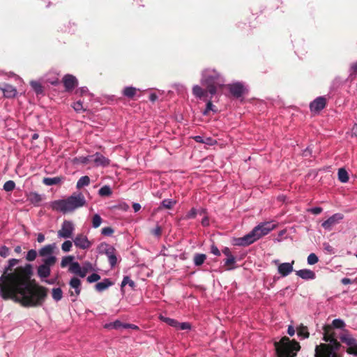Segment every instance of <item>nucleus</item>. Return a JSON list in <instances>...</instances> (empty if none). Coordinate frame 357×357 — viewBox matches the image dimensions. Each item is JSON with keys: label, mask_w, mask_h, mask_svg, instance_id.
Masks as SVG:
<instances>
[{"label": "nucleus", "mask_w": 357, "mask_h": 357, "mask_svg": "<svg viewBox=\"0 0 357 357\" xmlns=\"http://www.w3.org/2000/svg\"><path fill=\"white\" fill-rule=\"evenodd\" d=\"M18 262L16 259L8 260L0 277V297L3 300H13L25 307L42 305L47 296V289L32 284L30 281L32 267L30 264L19 266L9 272Z\"/></svg>", "instance_id": "f257e3e1"}, {"label": "nucleus", "mask_w": 357, "mask_h": 357, "mask_svg": "<svg viewBox=\"0 0 357 357\" xmlns=\"http://www.w3.org/2000/svg\"><path fill=\"white\" fill-rule=\"evenodd\" d=\"M345 322L341 319H335L331 325L323 326V340L326 343H321L315 347L314 357H341L338 351L340 347L337 340L333 328L344 329Z\"/></svg>", "instance_id": "f03ea898"}, {"label": "nucleus", "mask_w": 357, "mask_h": 357, "mask_svg": "<svg viewBox=\"0 0 357 357\" xmlns=\"http://www.w3.org/2000/svg\"><path fill=\"white\" fill-rule=\"evenodd\" d=\"M86 204L84 196L81 193L73 194L67 199H58L50 203L53 210L68 213L84 206Z\"/></svg>", "instance_id": "7ed1b4c3"}, {"label": "nucleus", "mask_w": 357, "mask_h": 357, "mask_svg": "<svg viewBox=\"0 0 357 357\" xmlns=\"http://www.w3.org/2000/svg\"><path fill=\"white\" fill-rule=\"evenodd\" d=\"M276 225L271 222H265L259 224L254 227L252 231L243 237L235 240V245L240 246H248L264 236L267 235L270 231L275 228Z\"/></svg>", "instance_id": "20e7f679"}, {"label": "nucleus", "mask_w": 357, "mask_h": 357, "mask_svg": "<svg viewBox=\"0 0 357 357\" xmlns=\"http://www.w3.org/2000/svg\"><path fill=\"white\" fill-rule=\"evenodd\" d=\"M201 84L206 88L208 94L213 96L224 85L225 80L213 69H206L202 73Z\"/></svg>", "instance_id": "39448f33"}, {"label": "nucleus", "mask_w": 357, "mask_h": 357, "mask_svg": "<svg viewBox=\"0 0 357 357\" xmlns=\"http://www.w3.org/2000/svg\"><path fill=\"white\" fill-rule=\"evenodd\" d=\"M278 357H295L301 347L296 341H291L288 337H283L280 342H275Z\"/></svg>", "instance_id": "423d86ee"}, {"label": "nucleus", "mask_w": 357, "mask_h": 357, "mask_svg": "<svg viewBox=\"0 0 357 357\" xmlns=\"http://www.w3.org/2000/svg\"><path fill=\"white\" fill-rule=\"evenodd\" d=\"M192 94L197 98L206 101V109L203 111V115H207L210 111L216 112L217 109L213 105L211 98L213 96H209L206 89H202L200 86L196 84L192 87Z\"/></svg>", "instance_id": "0eeeda50"}, {"label": "nucleus", "mask_w": 357, "mask_h": 357, "mask_svg": "<svg viewBox=\"0 0 357 357\" xmlns=\"http://www.w3.org/2000/svg\"><path fill=\"white\" fill-rule=\"evenodd\" d=\"M56 261V257L43 259V264L38 267L37 273L38 276L42 279L47 278L50 275V267L52 266Z\"/></svg>", "instance_id": "6e6552de"}, {"label": "nucleus", "mask_w": 357, "mask_h": 357, "mask_svg": "<svg viewBox=\"0 0 357 357\" xmlns=\"http://www.w3.org/2000/svg\"><path fill=\"white\" fill-rule=\"evenodd\" d=\"M75 231V225L70 220H64L61 229L57 231V236L60 238H71Z\"/></svg>", "instance_id": "1a4fd4ad"}, {"label": "nucleus", "mask_w": 357, "mask_h": 357, "mask_svg": "<svg viewBox=\"0 0 357 357\" xmlns=\"http://www.w3.org/2000/svg\"><path fill=\"white\" fill-rule=\"evenodd\" d=\"M343 218L344 215L342 213H335L324 221L321 223V227L326 231H331L333 227L339 224Z\"/></svg>", "instance_id": "9d476101"}, {"label": "nucleus", "mask_w": 357, "mask_h": 357, "mask_svg": "<svg viewBox=\"0 0 357 357\" xmlns=\"http://www.w3.org/2000/svg\"><path fill=\"white\" fill-rule=\"evenodd\" d=\"M75 245L82 250H86L91 246V242L88 239L86 236L79 234H77L73 239Z\"/></svg>", "instance_id": "9b49d317"}, {"label": "nucleus", "mask_w": 357, "mask_h": 357, "mask_svg": "<svg viewBox=\"0 0 357 357\" xmlns=\"http://www.w3.org/2000/svg\"><path fill=\"white\" fill-rule=\"evenodd\" d=\"M326 104V100L323 96H319L314 99L310 104V109L311 112H319L321 110H322Z\"/></svg>", "instance_id": "f8f14e48"}, {"label": "nucleus", "mask_w": 357, "mask_h": 357, "mask_svg": "<svg viewBox=\"0 0 357 357\" xmlns=\"http://www.w3.org/2000/svg\"><path fill=\"white\" fill-rule=\"evenodd\" d=\"M105 245L107 248L105 249V253L108 258L110 266L113 268L116 265L118 261L116 250L113 246L109 245L107 244H105Z\"/></svg>", "instance_id": "ddd939ff"}, {"label": "nucleus", "mask_w": 357, "mask_h": 357, "mask_svg": "<svg viewBox=\"0 0 357 357\" xmlns=\"http://www.w3.org/2000/svg\"><path fill=\"white\" fill-rule=\"evenodd\" d=\"M230 93L235 97H241L245 91V88L241 82H235L227 86Z\"/></svg>", "instance_id": "4468645a"}, {"label": "nucleus", "mask_w": 357, "mask_h": 357, "mask_svg": "<svg viewBox=\"0 0 357 357\" xmlns=\"http://www.w3.org/2000/svg\"><path fill=\"white\" fill-rule=\"evenodd\" d=\"M56 248V243H52L45 245L44 247L41 248L39 251V255L43 259H49L50 257H56L53 255L54 251L55 248Z\"/></svg>", "instance_id": "2eb2a0df"}, {"label": "nucleus", "mask_w": 357, "mask_h": 357, "mask_svg": "<svg viewBox=\"0 0 357 357\" xmlns=\"http://www.w3.org/2000/svg\"><path fill=\"white\" fill-rule=\"evenodd\" d=\"M294 261L291 262H285L279 264L278 266V272L282 277H286L294 271Z\"/></svg>", "instance_id": "dca6fc26"}, {"label": "nucleus", "mask_w": 357, "mask_h": 357, "mask_svg": "<svg viewBox=\"0 0 357 357\" xmlns=\"http://www.w3.org/2000/svg\"><path fill=\"white\" fill-rule=\"evenodd\" d=\"M222 253L227 257L225 261V265L227 266V270H232L234 268V264L236 263V258L231 254V250L229 248L225 247L222 250Z\"/></svg>", "instance_id": "f3484780"}, {"label": "nucleus", "mask_w": 357, "mask_h": 357, "mask_svg": "<svg viewBox=\"0 0 357 357\" xmlns=\"http://www.w3.org/2000/svg\"><path fill=\"white\" fill-rule=\"evenodd\" d=\"M66 91H72L77 85V78L72 75H66L63 78Z\"/></svg>", "instance_id": "a211bd4d"}, {"label": "nucleus", "mask_w": 357, "mask_h": 357, "mask_svg": "<svg viewBox=\"0 0 357 357\" xmlns=\"http://www.w3.org/2000/svg\"><path fill=\"white\" fill-rule=\"evenodd\" d=\"M0 89L2 91L3 96L8 98H14L17 94L15 87L8 84H3L0 86Z\"/></svg>", "instance_id": "6ab92c4d"}, {"label": "nucleus", "mask_w": 357, "mask_h": 357, "mask_svg": "<svg viewBox=\"0 0 357 357\" xmlns=\"http://www.w3.org/2000/svg\"><path fill=\"white\" fill-rule=\"evenodd\" d=\"M27 200L35 206H38L43 199V195L36 192H31L26 195Z\"/></svg>", "instance_id": "aec40b11"}, {"label": "nucleus", "mask_w": 357, "mask_h": 357, "mask_svg": "<svg viewBox=\"0 0 357 357\" xmlns=\"http://www.w3.org/2000/svg\"><path fill=\"white\" fill-rule=\"evenodd\" d=\"M296 275L305 280H314L316 278L315 273L307 268L296 271Z\"/></svg>", "instance_id": "412c9836"}, {"label": "nucleus", "mask_w": 357, "mask_h": 357, "mask_svg": "<svg viewBox=\"0 0 357 357\" xmlns=\"http://www.w3.org/2000/svg\"><path fill=\"white\" fill-rule=\"evenodd\" d=\"M69 271L73 273L78 275L81 278H84L87 272L86 269H82L79 264L77 261L71 263L69 267Z\"/></svg>", "instance_id": "4be33fe9"}, {"label": "nucleus", "mask_w": 357, "mask_h": 357, "mask_svg": "<svg viewBox=\"0 0 357 357\" xmlns=\"http://www.w3.org/2000/svg\"><path fill=\"white\" fill-rule=\"evenodd\" d=\"M340 340L342 342L349 347V351L356 345V340L347 331L340 335Z\"/></svg>", "instance_id": "5701e85b"}, {"label": "nucleus", "mask_w": 357, "mask_h": 357, "mask_svg": "<svg viewBox=\"0 0 357 357\" xmlns=\"http://www.w3.org/2000/svg\"><path fill=\"white\" fill-rule=\"evenodd\" d=\"M93 157H94V162L98 167H107L109 165V160L100 153H96Z\"/></svg>", "instance_id": "b1692460"}, {"label": "nucleus", "mask_w": 357, "mask_h": 357, "mask_svg": "<svg viewBox=\"0 0 357 357\" xmlns=\"http://www.w3.org/2000/svg\"><path fill=\"white\" fill-rule=\"evenodd\" d=\"M64 180V178L62 176H56V177H45L43 179V183L47 186L59 185Z\"/></svg>", "instance_id": "393cba45"}, {"label": "nucleus", "mask_w": 357, "mask_h": 357, "mask_svg": "<svg viewBox=\"0 0 357 357\" xmlns=\"http://www.w3.org/2000/svg\"><path fill=\"white\" fill-rule=\"evenodd\" d=\"M112 285L113 282L109 278H105L102 282L97 283L95 285V289L98 291L102 292Z\"/></svg>", "instance_id": "a878e982"}, {"label": "nucleus", "mask_w": 357, "mask_h": 357, "mask_svg": "<svg viewBox=\"0 0 357 357\" xmlns=\"http://www.w3.org/2000/svg\"><path fill=\"white\" fill-rule=\"evenodd\" d=\"M70 286L75 289L76 296L79 295L81 291V281L77 278H73L70 281Z\"/></svg>", "instance_id": "bb28decb"}, {"label": "nucleus", "mask_w": 357, "mask_h": 357, "mask_svg": "<svg viewBox=\"0 0 357 357\" xmlns=\"http://www.w3.org/2000/svg\"><path fill=\"white\" fill-rule=\"evenodd\" d=\"M137 89L133 86H126L123 90V95L128 98H132L137 92Z\"/></svg>", "instance_id": "cd10ccee"}, {"label": "nucleus", "mask_w": 357, "mask_h": 357, "mask_svg": "<svg viewBox=\"0 0 357 357\" xmlns=\"http://www.w3.org/2000/svg\"><path fill=\"white\" fill-rule=\"evenodd\" d=\"M338 179L340 182L345 183L349 181L348 173L344 168H340L338 169Z\"/></svg>", "instance_id": "c85d7f7f"}, {"label": "nucleus", "mask_w": 357, "mask_h": 357, "mask_svg": "<svg viewBox=\"0 0 357 357\" xmlns=\"http://www.w3.org/2000/svg\"><path fill=\"white\" fill-rule=\"evenodd\" d=\"M89 183L90 178L88 176H83L77 181L76 188L80 189L84 186L89 185Z\"/></svg>", "instance_id": "c756f323"}, {"label": "nucleus", "mask_w": 357, "mask_h": 357, "mask_svg": "<svg viewBox=\"0 0 357 357\" xmlns=\"http://www.w3.org/2000/svg\"><path fill=\"white\" fill-rule=\"evenodd\" d=\"M206 256L204 254H196L194 257V264L195 266H201L206 260Z\"/></svg>", "instance_id": "7c9ffc66"}, {"label": "nucleus", "mask_w": 357, "mask_h": 357, "mask_svg": "<svg viewBox=\"0 0 357 357\" xmlns=\"http://www.w3.org/2000/svg\"><path fill=\"white\" fill-rule=\"evenodd\" d=\"M52 298L56 301H59L63 297V292L61 288L52 289Z\"/></svg>", "instance_id": "2f4dec72"}, {"label": "nucleus", "mask_w": 357, "mask_h": 357, "mask_svg": "<svg viewBox=\"0 0 357 357\" xmlns=\"http://www.w3.org/2000/svg\"><path fill=\"white\" fill-rule=\"evenodd\" d=\"M112 192L109 185H104L98 191V194L100 196H110Z\"/></svg>", "instance_id": "473e14b6"}, {"label": "nucleus", "mask_w": 357, "mask_h": 357, "mask_svg": "<svg viewBox=\"0 0 357 357\" xmlns=\"http://www.w3.org/2000/svg\"><path fill=\"white\" fill-rule=\"evenodd\" d=\"M30 84H31L32 89L34 90V91L37 94H40V93H43V87L40 82H38L37 81H31L30 82Z\"/></svg>", "instance_id": "72a5a7b5"}, {"label": "nucleus", "mask_w": 357, "mask_h": 357, "mask_svg": "<svg viewBox=\"0 0 357 357\" xmlns=\"http://www.w3.org/2000/svg\"><path fill=\"white\" fill-rule=\"evenodd\" d=\"M126 284H128L132 289L135 287L134 281L132 280L129 276H124L121 284V289L123 288Z\"/></svg>", "instance_id": "f704fd0d"}, {"label": "nucleus", "mask_w": 357, "mask_h": 357, "mask_svg": "<svg viewBox=\"0 0 357 357\" xmlns=\"http://www.w3.org/2000/svg\"><path fill=\"white\" fill-rule=\"evenodd\" d=\"M176 202L174 199H165L162 202L161 205L165 208L170 209L176 204Z\"/></svg>", "instance_id": "c9c22d12"}, {"label": "nucleus", "mask_w": 357, "mask_h": 357, "mask_svg": "<svg viewBox=\"0 0 357 357\" xmlns=\"http://www.w3.org/2000/svg\"><path fill=\"white\" fill-rule=\"evenodd\" d=\"M102 223V218L98 214H95L92 218V227L98 228Z\"/></svg>", "instance_id": "e433bc0d"}, {"label": "nucleus", "mask_w": 357, "mask_h": 357, "mask_svg": "<svg viewBox=\"0 0 357 357\" xmlns=\"http://www.w3.org/2000/svg\"><path fill=\"white\" fill-rule=\"evenodd\" d=\"M74 257L73 256H66L62 258L61 266L62 268L67 266L68 264H71L73 262Z\"/></svg>", "instance_id": "4c0bfd02"}, {"label": "nucleus", "mask_w": 357, "mask_h": 357, "mask_svg": "<svg viewBox=\"0 0 357 357\" xmlns=\"http://www.w3.org/2000/svg\"><path fill=\"white\" fill-rule=\"evenodd\" d=\"M15 188V183L13 181H6L3 186V188L6 192H10L13 190Z\"/></svg>", "instance_id": "58836bf2"}, {"label": "nucleus", "mask_w": 357, "mask_h": 357, "mask_svg": "<svg viewBox=\"0 0 357 357\" xmlns=\"http://www.w3.org/2000/svg\"><path fill=\"white\" fill-rule=\"evenodd\" d=\"M160 319L162 321H164L165 322H166L168 325H169L172 327H174L176 328H177V326L178 325V321H177L175 319H173L171 318H167V317H160Z\"/></svg>", "instance_id": "ea45409f"}, {"label": "nucleus", "mask_w": 357, "mask_h": 357, "mask_svg": "<svg viewBox=\"0 0 357 357\" xmlns=\"http://www.w3.org/2000/svg\"><path fill=\"white\" fill-rule=\"evenodd\" d=\"M37 257V252L36 250L31 249L27 252L26 259L29 261H32L35 260V259Z\"/></svg>", "instance_id": "a19ab883"}, {"label": "nucleus", "mask_w": 357, "mask_h": 357, "mask_svg": "<svg viewBox=\"0 0 357 357\" xmlns=\"http://www.w3.org/2000/svg\"><path fill=\"white\" fill-rule=\"evenodd\" d=\"M307 260L309 265H314L318 262L319 258L314 253H311L308 255Z\"/></svg>", "instance_id": "79ce46f5"}, {"label": "nucleus", "mask_w": 357, "mask_h": 357, "mask_svg": "<svg viewBox=\"0 0 357 357\" xmlns=\"http://www.w3.org/2000/svg\"><path fill=\"white\" fill-rule=\"evenodd\" d=\"M72 246H73V243L70 241L67 240L62 243L61 249L63 252H67L71 250Z\"/></svg>", "instance_id": "37998d69"}, {"label": "nucleus", "mask_w": 357, "mask_h": 357, "mask_svg": "<svg viewBox=\"0 0 357 357\" xmlns=\"http://www.w3.org/2000/svg\"><path fill=\"white\" fill-rule=\"evenodd\" d=\"M357 75V61L351 63L349 68V77L353 78Z\"/></svg>", "instance_id": "c03bdc74"}, {"label": "nucleus", "mask_w": 357, "mask_h": 357, "mask_svg": "<svg viewBox=\"0 0 357 357\" xmlns=\"http://www.w3.org/2000/svg\"><path fill=\"white\" fill-rule=\"evenodd\" d=\"M73 107L77 112H81L85 110V109L83 107V103L80 100L74 102L73 105Z\"/></svg>", "instance_id": "a18cd8bd"}, {"label": "nucleus", "mask_w": 357, "mask_h": 357, "mask_svg": "<svg viewBox=\"0 0 357 357\" xmlns=\"http://www.w3.org/2000/svg\"><path fill=\"white\" fill-rule=\"evenodd\" d=\"M114 233V229L111 227H103L101 229V234L106 236H110Z\"/></svg>", "instance_id": "49530a36"}, {"label": "nucleus", "mask_w": 357, "mask_h": 357, "mask_svg": "<svg viewBox=\"0 0 357 357\" xmlns=\"http://www.w3.org/2000/svg\"><path fill=\"white\" fill-rule=\"evenodd\" d=\"M100 279V276L97 273H92L87 278V282L89 283H93L98 281Z\"/></svg>", "instance_id": "de8ad7c7"}, {"label": "nucleus", "mask_w": 357, "mask_h": 357, "mask_svg": "<svg viewBox=\"0 0 357 357\" xmlns=\"http://www.w3.org/2000/svg\"><path fill=\"white\" fill-rule=\"evenodd\" d=\"M176 328L179 330H190L191 328V325L188 322H178V325Z\"/></svg>", "instance_id": "09e8293b"}, {"label": "nucleus", "mask_w": 357, "mask_h": 357, "mask_svg": "<svg viewBox=\"0 0 357 357\" xmlns=\"http://www.w3.org/2000/svg\"><path fill=\"white\" fill-rule=\"evenodd\" d=\"M297 334L299 337L305 339L307 338L309 336V333L307 331V329L303 328L298 331Z\"/></svg>", "instance_id": "8fccbe9b"}, {"label": "nucleus", "mask_w": 357, "mask_h": 357, "mask_svg": "<svg viewBox=\"0 0 357 357\" xmlns=\"http://www.w3.org/2000/svg\"><path fill=\"white\" fill-rule=\"evenodd\" d=\"M197 214V210L195 208H192L187 214L185 216L186 219H192L196 217Z\"/></svg>", "instance_id": "3c124183"}, {"label": "nucleus", "mask_w": 357, "mask_h": 357, "mask_svg": "<svg viewBox=\"0 0 357 357\" xmlns=\"http://www.w3.org/2000/svg\"><path fill=\"white\" fill-rule=\"evenodd\" d=\"M9 255V249L6 245H3L0 248V256L2 257H6Z\"/></svg>", "instance_id": "603ef678"}, {"label": "nucleus", "mask_w": 357, "mask_h": 357, "mask_svg": "<svg viewBox=\"0 0 357 357\" xmlns=\"http://www.w3.org/2000/svg\"><path fill=\"white\" fill-rule=\"evenodd\" d=\"M124 326H125V324L122 323L121 321H120L119 320H116L115 321L113 322V328L114 329H119L121 328H124Z\"/></svg>", "instance_id": "864d4df0"}, {"label": "nucleus", "mask_w": 357, "mask_h": 357, "mask_svg": "<svg viewBox=\"0 0 357 357\" xmlns=\"http://www.w3.org/2000/svg\"><path fill=\"white\" fill-rule=\"evenodd\" d=\"M76 93L79 94L80 96L88 94L89 90H88L87 87L83 86V87H81L80 89H77L76 91Z\"/></svg>", "instance_id": "5fc2aeb1"}, {"label": "nucleus", "mask_w": 357, "mask_h": 357, "mask_svg": "<svg viewBox=\"0 0 357 357\" xmlns=\"http://www.w3.org/2000/svg\"><path fill=\"white\" fill-rule=\"evenodd\" d=\"M211 252L212 254H213L215 256H220V252L219 249L215 245H211Z\"/></svg>", "instance_id": "6e6d98bb"}, {"label": "nucleus", "mask_w": 357, "mask_h": 357, "mask_svg": "<svg viewBox=\"0 0 357 357\" xmlns=\"http://www.w3.org/2000/svg\"><path fill=\"white\" fill-rule=\"evenodd\" d=\"M161 227L157 225L154 229H153L151 233L156 236H159L161 234Z\"/></svg>", "instance_id": "4d7b16f0"}, {"label": "nucleus", "mask_w": 357, "mask_h": 357, "mask_svg": "<svg viewBox=\"0 0 357 357\" xmlns=\"http://www.w3.org/2000/svg\"><path fill=\"white\" fill-rule=\"evenodd\" d=\"M310 212L314 215H318L322 212V208L321 207H314L309 210Z\"/></svg>", "instance_id": "13d9d810"}, {"label": "nucleus", "mask_w": 357, "mask_h": 357, "mask_svg": "<svg viewBox=\"0 0 357 357\" xmlns=\"http://www.w3.org/2000/svg\"><path fill=\"white\" fill-rule=\"evenodd\" d=\"M351 135L357 139V123H355L351 130Z\"/></svg>", "instance_id": "bf43d9fd"}, {"label": "nucleus", "mask_w": 357, "mask_h": 357, "mask_svg": "<svg viewBox=\"0 0 357 357\" xmlns=\"http://www.w3.org/2000/svg\"><path fill=\"white\" fill-rule=\"evenodd\" d=\"M93 156L92 155H89V156H86V157H81L79 160L83 163V164H86L89 162L91 158H92Z\"/></svg>", "instance_id": "052dcab7"}, {"label": "nucleus", "mask_w": 357, "mask_h": 357, "mask_svg": "<svg viewBox=\"0 0 357 357\" xmlns=\"http://www.w3.org/2000/svg\"><path fill=\"white\" fill-rule=\"evenodd\" d=\"M194 139L197 142H199V143H207L206 142L204 141V139H203V137L202 136H199V135H197V136H195L194 137Z\"/></svg>", "instance_id": "680f3d73"}, {"label": "nucleus", "mask_w": 357, "mask_h": 357, "mask_svg": "<svg viewBox=\"0 0 357 357\" xmlns=\"http://www.w3.org/2000/svg\"><path fill=\"white\" fill-rule=\"evenodd\" d=\"M202 225L204 227H207L209 225V220L207 216H205L202 220Z\"/></svg>", "instance_id": "e2e57ef3"}, {"label": "nucleus", "mask_w": 357, "mask_h": 357, "mask_svg": "<svg viewBox=\"0 0 357 357\" xmlns=\"http://www.w3.org/2000/svg\"><path fill=\"white\" fill-rule=\"evenodd\" d=\"M45 241V236L44 234L40 233L37 235V241L38 243H43Z\"/></svg>", "instance_id": "0e129e2a"}, {"label": "nucleus", "mask_w": 357, "mask_h": 357, "mask_svg": "<svg viewBox=\"0 0 357 357\" xmlns=\"http://www.w3.org/2000/svg\"><path fill=\"white\" fill-rule=\"evenodd\" d=\"M287 333L290 336H293L295 334L294 328L292 326H289L287 330Z\"/></svg>", "instance_id": "69168bd1"}, {"label": "nucleus", "mask_w": 357, "mask_h": 357, "mask_svg": "<svg viewBox=\"0 0 357 357\" xmlns=\"http://www.w3.org/2000/svg\"><path fill=\"white\" fill-rule=\"evenodd\" d=\"M132 208L135 212H138L141 208V205L138 203H134Z\"/></svg>", "instance_id": "338daca9"}, {"label": "nucleus", "mask_w": 357, "mask_h": 357, "mask_svg": "<svg viewBox=\"0 0 357 357\" xmlns=\"http://www.w3.org/2000/svg\"><path fill=\"white\" fill-rule=\"evenodd\" d=\"M349 353L357 355V342L356 343V345H354V347L349 351Z\"/></svg>", "instance_id": "774afa93"}]
</instances>
